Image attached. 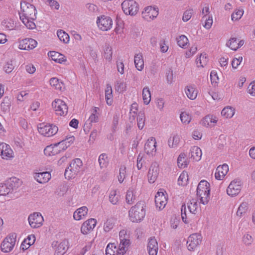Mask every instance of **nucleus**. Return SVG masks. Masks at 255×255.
<instances>
[{"instance_id":"f03ea898","label":"nucleus","mask_w":255,"mask_h":255,"mask_svg":"<svg viewBox=\"0 0 255 255\" xmlns=\"http://www.w3.org/2000/svg\"><path fill=\"white\" fill-rule=\"evenodd\" d=\"M146 214V206L143 202H138L128 211L129 220L133 223L140 222Z\"/></svg>"},{"instance_id":"13d9d810","label":"nucleus","mask_w":255,"mask_h":255,"mask_svg":"<svg viewBox=\"0 0 255 255\" xmlns=\"http://www.w3.org/2000/svg\"><path fill=\"white\" fill-rule=\"evenodd\" d=\"M117 249L115 243H109L106 249V255H116Z\"/></svg>"},{"instance_id":"2eb2a0df","label":"nucleus","mask_w":255,"mask_h":255,"mask_svg":"<svg viewBox=\"0 0 255 255\" xmlns=\"http://www.w3.org/2000/svg\"><path fill=\"white\" fill-rule=\"evenodd\" d=\"M18 48L23 50L33 49L37 45V42L35 40L30 38L18 39Z\"/></svg>"},{"instance_id":"bf43d9fd","label":"nucleus","mask_w":255,"mask_h":255,"mask_svg":"<svg viewBox=\"0 0 255 255\" xmlns=\"http://www.w3.org/2000/svg\"><path fill=\"white\" fill-rule=\"evenodd\" d=\"M116 221L114 219H108L104 225V230L106 232H109L114 228Z\"/></svg>"},{"instance_id":"4d7b16f0","label":"nucleus","mask_w":255,"mask_h":255,"mask_svg":"<svg viewBox=\"0 0 255 255\" xmlns=\"http://www.w3.org/2000/svg\"><path fill=\"white\" fill-rule=\"evenodd\" d=\"M188 181V174L187 172L183 171L182 172L178 179V183L179 185L184 186L187 184Z\"/></svg>"},{"instance_id":"e433bc0d","label":"nucleus","mask_w":255,"mask_h":255,"mask_svg":"<svg viewBox=\"0 0 255 255\" xmlns=\"http://www.w3.org/2000/svg\"><path fill=\"white\" fill-rule=\"evenodd\" d=\"M180 141V135L178 134H173L168 140V145L170 148H176L179 146Z\"/></svg>"},{"instance_id":"de8ad7c7","label":"nucleus","mask_w":255,"mask_h":255,"mask_svg":"<svg viewBox=\"0 0 255 255\" xmlns=\"http://www.w3.org/2000/svg\"><path fill=\"white\" fill-rule=\"evenodd\" d=\"M176 41L178 45L183 49L186 48L189 44L188 38L185 35H181L176 38Z\"/></svg>"},{"instance_id":"a211bd4d","label":"nucleus","mask_w":255,"mask_h":255,"mask_svg":"<svg viewBox=\"0 0 255 255\" xmlns=\"http://www.w3.org/2000/svg\"><path fill=\"white\" fill-rule=\"evenodd\" d=\"M145 152L150 156H153L156 153V141L153 137H149L144 145Z\"/></svg>"},{"instance_id":"aec40b11","label":"nucleus","mask_w":255,"mask_h":255,"mask_svg":"<svg viewBox=\"0 0 255 255\" xmlns=\"http://www.w3.org/2000/svg\"><path fill=\"white\" fill-rule=\"evenodd\" d=\"M218 121V118L217 116L209 114L206 116L202 119L201 124L206 128H212L216 126Z\"/></svg>"},{"instance_id":"603ef678","label":"nucleus","mask_w":255,"mask_h":255,"mask_svg":"<svg viewBox=\"0 0 255 255\" xmlns=\"http://www.w3.org/2000/svg\"><path fill=\"white\" fill-rule=\"evenodd\" d=\"M57 35L59 40L64 43H68L70 40V37L68 33L62 30H59L57 32Z\"/></svg>"},{"instance_id":"3c124183","label":"nucleus","mask_w":255,"mask_h":255,"mask_svg":"<svg viewBox=\"0 0 255 255\" xmlns=\"http://www.w3.org/2000/svg\"><path fill=\"white\" fill-rule=\"evenodd\" d=\"M99 108L95 107L91 111V114L88 121L90 123H97L99 120L100 114L98 112Z\"/></svg>"},{"instance_id":"09e8293b","label":"nucleus","mask_w":255,"mask_h":255,"mask_svg":"<svg viewBox=\"0 0 255 255\" xmlns=\"http://www.w3.org/2000/svg\"><path fill=\"white\" fill-rule=\"evenodd\" d=\"M142 96L144 104L148 105L151 101V93L149 87H145L143 88Z\"/></svg>"},{"instance_id":"58836bf2","label":"nucleus","mask_w":255,"mask_h":255,"mask_svg":"<svg viewBox=\"0 0 255 255\" xmlns=\"http://www.w3.org/2000/svg\"><path fill=\"white\" fill-rule=\"evenodd\" d=\"M120 199V195L117 189H112L110 190L109 193V199L111 203L113 205L118 204Z\"/></svg>"},{"instance_id":"cd10ccee","label":"nucleus","mask_w":255,"mask_h":255,"mask_svg":"<svg viewBox=\"0 0 255 255\" xmlns=\"http://www.w3.org/2000/svg\"><path fill=\"white\" fill-rule=\"evenodd\" d=\"M51 177V174L48 172H35L33 173L34 179L41 184L47 182Z\"/></svg>"},{"instance_id":"4c0bfd02","label":"nucleus","mask_w":255,"mask_h":255,"mask_svg":"<svg viewBox=\"0 0 255 255\" xmlns=\"http://www.w3.org/2000/svg\"><path fill=\"white\" fill-rule=\"evenodd\" d=\"M187 206L190 213L195 214L199 208V204L197 199L192 198L187 203Z\"/></svg>"},{"instance_id":"20e7f679","label":"nucleus","mask_w":255,"mask_h":255,"mask_svg":"<svg viewBox=\"0 0 255 255\" xmlns=\"http://www.w3.org/2000/svg\"><path fill=\"white\" fill-rule=\"evenodd\" d=\"M119 236L120 244L116 255H124L130 245L129 235L127 230L123 229L120 231Z\"/></svg>"},{"instance_id":"680f3d73","label":"nucleus","mask_w":255,"mask_h":255,"mask_svg":"<svg viewBox=\"0 0 255 255\" xmlns=\"http://www.w3.org/2000/svg\"><path fill=\"white\" fill-rule=\"evenodd\" d=\"M254 242V239L252 236L248 234H245L242 237V242L246 246H250L252 245Z\"/></svg>"},{"instance_id":"6ab92c4d","label":"nucleus","mask_w":255,"mask_h":255,"mask_svg":"<svg viewBox=\"0 0 255 255\" xmlns=\"http://www.w3.org/2000/svg\"><path fill=\"white\" fill-rule=\"evenodd\" d=\"M97 224V220L91 218L85 221L81 227V232L84 235H87L92 232Z\"/></svg>"},{"instance_id":"e2e57ef3","label":"nucleus","mask_w":255,"mask_h":255,"mask_svg":"<svg viewBox=\"0 0 255 255\" xmlns=\"http://www.w3.org/2000/svg\"><path fill=\"white\" fill-rule=\"evenodd\" d=\"M127 175V169L125 166L122 165L120 168L119 175L118 176V181L122 183L124 181Z\"/></svg>"},{"instance_id":"c03bdc74","label":"nucleus","mask_w":255,"mask_h":255,"mask_svg":"<svg viewBox=\"0 0 255 255\" xmlns=\"http://www.w3.org/2000/svg\"><path fill=\"white\" fill-rule=\"evenodd\" d=\"M1 24L6 30H13L15 26L14 20L9 17L4 19L1 22Z\"/></svg>"},{"instance_id":"393cba45","label":"nucleus","mask_w":255,"mask_h":255,"mask_svg":"<svg viewBox=\"0 0 255 255\" xmlns=\"http://www.w3.org/2000/svg\"><path fill=\"white\" fill-rule=\"evenodd\" d=\"M147 251L149 255H157L158 251V245L155 238H150L148 239Z\"/></svg>"},{"instance_id":"bb28decb","label":"nucleus","mask_w":255,"mask_h":255,"mask_svg":"<svg viewBox=\"0 0 255 255\" xmlns=\"http://www.w3.org/2000/svg\"><path fill=\"white\" fill-rule=\"evenodd\" d=\"M88 209L86 206L81 207L76 209L73 213V219L80 221L85 219L88 215Z\"/></svg>"},{"instance_id":"49530a36","label":"nucleus","mask_w":255,"mask_h":255,"mask_svg":"<svg viewBox=\"0 0 255 255\" xmlns=\"http://www.w3.org/2000/svg\"><path fill=\"white\" fill-rule=\"evenodd\" d=\"M188 164V161L186 157V155L184 153H181L177 158V165L180 168H184Z\"/></svg>"},{"instance_id":"39448f33","label":"nucleus","mask_w":255,"mask_h":255,"mask_svg":"<svg viewBox=\"0 0 255 255\" xmlns=\"http://www.w3.org/2000/svg\"><path fill=\"white\" fill-rule=\"evenodd\" d=\"M16 242L15 233H10L5 237L0 243V248L2 252L8 253L12 251Z\"/></svg>"},{"instance_id":"f257e3e1","label":"nucleus","mask_w":255,"mask_h":255,"mask_svg":"<svg viewBox=\"0 0 255 255\" xmlns=\"http://www.w3.org/2000/svg\"><path fill=\"white\" fill-rule=\"evenodd\" d=\"M36 10L33 5L25 1L21 2L19 17L27 28L33 29L35 28L34 20L36 18Z\"/></svg>"},{"instance_id":"f3484780","label":"nucleus","mask_w":255,"mask_h":255,"mask_svg":"<svg viewBox=\"0 0 255 255\" xmlns=\"http://www.w3.org/2000/svg\"><path fill=\"white\" fill-rule=\"evenodd\" d=\"M28 220L31 228H38L42 225L44 219L40 213L35 212L29 216Z\"/></svg>"},{"instance_id":"c756f323","label":"nucleus","mask_w":255,"mask_h":255,"mask_svg":"<svg viewBox=\"0 0 255 255\" xmlns=\"http://www.w3.org/2000/svg\"><path fill=\"white\" fill-rule=\"evenodd\" d=\"M250 210L249 202L247 201H243L239 205L236 215L238 217L241 218L245 216Z\"/></svg>"},{"instance_id":"9b49d317","label":"nucleus","mask_w":255,"mask_h":255,"mask_svg":"<svg viewBox=\"0 0 255 255\" xmlns=\"http://www.w3.org/2000/svg\"><path fill=\"white\" fill-rule=\"evenodd\" d=\"M202 241V236L199 233L190 235L187 241V248L189 251H195L200 246Z\"/></svg>"},{"instance_id":"774afa93","label":"nucleus","mask_w":255,"mask_h":255,"mask_svg":"<svg viewBox=\"0 0 255 255\" xmlns=\"http://www.w3.org/2000/svg\"><path fill=\"white\" fill-rule=\"evenodd\" d=\"M247 92L251 96L255 97V81L252 82L248 87Z\"/></svg>"},{"instance_id":"9d476101","label":"nucleus","mask_w":255,"mask_h":255,"mask_svg":"<svg viewBox=\"0 0 255 255\" xmlns=\"http://www.w3.org/2000/svg\"><path fill=\"white\" fill-rule=\"evenodd\" d=\"M243 186L241 180L238 179H235L232 180L226 189L227 195L231 197H234L240 193Z\"/></svg>"},{"instance_id":"72a5a7b5","label":"nucleus","mask_w":255,"mask_h":255,"mask_svg":"<svg viewBox=\"0 0 255 255\" xmlns=\"http://www.w3.org/2000/svg\"><path fill=\"white\" fill-rule=\"evenodd\" d=\"M49 84L56 90L63 91L65 90V85L63 82L56 77L51 78Z\"/></svg>"},{"instance_id":"0e129e2a","label":"nucleus","mask_w":255,"mask_h":255,"mask_svg":"<svg viewBox=\"0 0 255 255\" xmlns=\"http://www.w3.org/2000/svg\"><path fill=\"white\" fill-rule=\"evenodd\" d=\"M198 50V47L196 45H192L189 49L185 52V57L189 58L193 56Z\"/></svg>"},{"instance_id":"6e6552de","label":"nucleus","mask_w":255,"mask_h":255,"mask_svg":"<svg viewBox=\"0 0 255 255\" xmlns=\"http://www.w3.org/2000/svg\"><path fill=\"white\" fill-rule=\"evenodd\" d=\"M38 131L42 135L51 137L55 135L58 131V128L52 124H39L38 126Z\"/></svg>"},{"instance_id":"412c9836","label":"nucleus","mask_w":255,"mask_h":255,"mask_svg":"<svg viewBox=\"0 0 255 255\" xmlns=\"http://www.w3.org/2000/svg\"><path fill=\"white\" fill-rule=\"evenodd\" d=\"M184 92L187 97L191 100H195L199 94L198 89L194 84L187 85L184 88Z\"/></svg>"},{"instance_id":"423d86ee","label":"nucleus","mask_w":255,"mask_h":255,"mask_svg":"<svg viewBox=\"0 0 255 255\" xmlns=\"http://www.w3.org/2000/svg\"><path fill=\"white\" fill-rule=\"evenodd\" d=\"M82 165V161L80 159L76 158L73 160L70 164L69 166L65 170V177L68 179L75 177L81 171Z\"/></svg>"},{"instance_id":"a19ab883","label":"nucleus","mask_w":255,"mask_h":255,"mask_svg":"<svg viewBox=\"0 0 255 255\" xmlns=\"http://www.w3.org/2000/svg\"><path fill=\"white\" fill-rule=\"evenodd\" d=\"M208 61V59L207 54L203 53L197 56L196 64L198 68H203L207 65Z\"/></svg>"},{"instance_id":"338daca9","label":"nucleus","mask_w":255,"mask_h":255,"mask_svg":"<svg viewBox=\"0 0 255 255\" xmlns=\"http://www.w3.org/2000/svg\"><path fill=\"white\" fill-rule=\"evenodd\" d=\"M10 193L6 183H0V196H6Z\"/></svg>"},{"instance_id":"7ed1b4c3","label":"nucleus","mask_w":255,"mask_h":255,"mask_svg":"<svg viewBox=\"0 0 255 255\" xmlns=\"http://www.w3.org/2000/svg\"><path fill=\"white\" fill-rule=\"evenodd\" d=\"M210 185L206 180H201L198 184L197 188V195L199 197L200 203L203 205L207 204L210 196Z\"/></svg>"},{"instance_id":"052dcab7","label":"nucleus","mask_w":255,"mask_h":255,"mask_svg":"<svg viewBox=\"0 0 255 255\" xmlns=\"http://www.w3.org/2000/svg\"><path fill=\"white\" fill-rule=\"evenodd\" d=\"M127 84L126 82L118 81L115 84V90L119 93H123L127 89Z\"/></svg>"},{"instance_id":"69168bd1","label":"nucleus","mask_w":255,"mask_h":255,"mask_svg":"<svg viewBox=\"0 0 255 255\" xmlns=\"http://www.w3.org/2000/svg\"><path fill=\"white\" fill-rule=\"evenodd\" d=\"M202 20L205 21L203 26L206 29H209L211 28L213 22L212 15L205 16L204 18H202Z\"/></svg>"},{"instance_id":"2f4dec72","label":"nucleus","mask_w":255,"mask_h":255,"mask_svg":"<svg viewBox=\"0 0 255 255\" xmlns=\"http://www.w3.org/2000/svg\"><path fill=\"white\" fill-rule=\"evenodd\" d=\"M54 247V255H63L66 253L67 249V243L65 241L60 243L56 242Z\"/></svg>"},{"instance_id":"79ce46f5","label":"nucleus","mask_w":255,"mask_h":255,"mask_svg":"<svg viewBox=\"0 0 255 255\" xmlns=\"http://www.w3.org/2000/svg\"><path fill=\"white\" fill-rule=\"evenodd\" d=\"M134 63L135 66L138 71H141L143 69L144 60L142 55L141 53H137L135 55Z\"/></svg>"},{"instance_id":"473e14b6","label":"nucleus","mask_w":255,"mask_h":255,"mask_svg":"<svg viewBox=\"0 0 255 255\" xmlns=\"http://www.w3.org/2000/svg\"><path fill=\"white\" fill-rule=\"evenodd\" d=\"M236 113V109L231 106L225 107L221 112V116L227 119L232 118Z\"/></svg>"},{"instance_id":"37998d69","label":"nucleus","mask_w":255,"mask_h":255,"mask_svg":"<svg viewBox=\"0 0 255 255\" xmlns=\"http://www.w3.org/2000/svg\"><path fill=\"white\" fill-rule=\"evenodd\" d=\"M44 152L46 156H53L59 153L55 144L47 146L44 150Z\"/></svg>"},{"instance_id":"ddd939ff","label":"nucleus","mask_w":255,"mask_h":255,"mask_svg":"<svg viewBox=\"0 0 255 255\" xmlns=\"http://www.w3.org/2000/svg\"><path fill=\"white\" fill-rule=\"evenodd\" d=\"M52 107L57 115L65 116L68 113V106L63 100L56 99L52 103Z\"/></svg>"},{"instance_id":"7c9ffc66","label":"nucleus","mask_w":255,"mask_h":255,"mask_svg":"<svg viewBox=\"0 0 255 255\" xmlns=\"http://www.w3.org/2000/svg\"><path fill=\"white\" fill-rule=\"evenodd\" d=\"M202 152L201 149L197 146H193L190 149V158L196 161H198L201 159Z\"/></svg>"},{"instance_id":"a18cd8bd","label":"nucleus","mask_w":255,"mask_h":255,"mask_svg":"<svg viewBox=\"0 0 255 255\" xmlns=\"http://www.w3.org/2000/svg\"><path fill=\"white\" fill-rule=\"evenodd\" d=\"M180 119L183 125H187L192 120V115L189 112H181L180 114Z\"/></svg>"},{"instance_id":"1a4fd4ad","label":"nucleus","mask_w":255,"mask_h":255,"mask_svg":"<svg viewBox=\"0 0 255 255\" xmlns=\"http://www.w3.org/2000/svg\"><path fill=\"white\" fill-rule=\"evenodd\" d=\"M96 23L99 29L103 31L110 30L112 28L113 25L112 18L105 15L98 16Z\"/></svg>"},{"instance_id":"c9c22d12","label":"nucleus","mask_w":255,"mask_h":255,"mask_svg":"<svg viewBox=\"0 0 255 255\" xmlns=\"http://www.w3.org/2000/svg\"><path fill=\"white\" fill-rule=\"evenodd\" d=\"M48 55L51 59L56 62L62 64L67 61L65 56L59 52L55 51H50Z\"/></svg>"},{"instance_id":"a878e982","label":"nucleus","mask_w":255,"mask_h":255,"mask_svg":"<svg viewBox=\"0 0 255 255\" xmlns=\"http://www.w3.org/2000/svg\"><path fill=\"white\" fill-rule=\"evenodd\" d=\"M113 49L109 44H105L102 48V56L104 60L111 63L113 59Z\"/></svg>"},{"instance_id":"4be33fe9","label":"nucleus","mask_w":255,"mask_h":255,"mask_svg":"<svg viewBox=\"0 0 255 255\" xmlns=\"http://www.w3.org/2000/svg\"><path fill=\"white\" fill-rule=\"evenodd\" d=\"M229 166L227 164L219 165L215 171V177L218 180H222L229 172Z\"/></svg>"},{"instance_id":"5fc2aeb1","label":"nucleus","mask_w":255,"mask_h":255,"mask_svg":"<svg viewBox=\"0 0 255 255\" xmlns=\"http://www.w3.org/2000/svg\"><path fill=\"white\" fill-rule=\"evenodd\" d=\"M244 13V9L242 8H239L235 9L232 14L231 19L233 21H238L243 16Z\"/></svg>"},{"instance_id":"6e6d98bb","label":"nucleus","mask_w":255,"mask_h":255,"mask_svg":"<svg viewBox=\"0 0 255 255\" xmlns=\"http://www.w3.org/2000/svg\"><path fill=\"white\" fill-rule=\"evenodd\" d=\"M137 127L139 129H142L145 125V118L143 112H140L138 113L137 117Z\"/></svg>"},{"instance_id":"dca6fc26","label":"nucleus","mask_w":255,"mask_h":255,"mask_svg":"<svg viewBox=\"0 0 255 255\" xmlns=\"http://www.w3.org/2000/svg\"><path fill=\"white\" fill-rule=\"evenodd\" d=\"M160 172L159 165L156 162L152 163L149 167L147 179L150 183H153L157 180Z\"/></svg>"},{"instance_id":"c85d7f7f","label":"nucleus","mask_w":255,"mask_h":255,"mask_svg":"<svg viewBox=\"0 0 255 255\" xmlns=\"http://www.w3.org/2000/svg\"><path fill=\"white\" fill-rule=\"evenodd\" d=\"M137 193L136 188L132 186L127 191L126 195V201L128 204H132L136 199Z\"/></svg>"},{"instance_id":"864d4df0","label":"nucleus","mask_w":255,"mask_h":255,"mask_svg":"<svg viewBox=\"0 0 255 255\" xmlns=\"http://www.w3.org/2000/svg\"><path fill=\"white\" fill-rule=\"evenodd\" d=\"M105 98L107 104L111 105L113 103V90L110 86H108L106 89Z\"/></svg>"},{"instance_id":"4468645a","label":"nucleus","mask_w":255,"mask_h":255,"mask_svg":"<svg viewBox=\"0 0 255 255\" xmlns=\"http://www.w3.org/2000/svg\"><path fill=\"white\" fill-rule=\"evenodd\" d=\"M167 203V196L164 190L160 189L155 196V203L156 208L161 210L164 208Z\"/></svg>"},{"instance_id":"f704fd0d","label":"nucleus","mask_w":255,"mask_h":255,"mask_svg":"<svg viewBox=\"0 0 255 255\" xmlns=\"http://www.w3.org/2000/svg\"><path fill=\"white\" fill-rule=\"evenodd\" d=\"M7 187L9 188L10 193L14 189L18 188L21 183V181L16 177H12L5 182Z\"/></svg>"},{"instance_id":"b1692460","label":"nucleus","mask_w":255,"mask_h":255,"mask_svg":"<svg viewBox=\"0 0 255 255\" xmlns=\"http://www.w3.org/2000/svg\"><path fill=\"white\" fill-rule=\"evenodd\" d=\"M1 158L5 160H10L14 157V153L9 145L4 143L0 153Z\"/></svg>"},{"instance_id":"5701e85b","label":"nucleus","mask_w":255,"mask_h":255,"mask_svg":"<svg viewBox=\"0 0 255 255\" xmlns=\"http://www.w3.org/2000/svg\"><path fill=\"white\" fill-rule=\"evenodd\" d=\"M244 44L243 40H240L236 37H231L226 42V46L232 50L236 51Z\"/></svg>"},{"instance_id":"8fccbe9b","label":"nucleus","mask_w":255,"mask_h":255,"mask_svg":"<svg viewBox=\"0 0 255 255\" xmlns=\"http://www.w3.org/2000/svg\"><path fill=\"white\" fill-rule=\"evenodd\" d=\"M98 161L101 168H106L109 163L108 155L105 153L101 154L99 157Z\"/></svg>"},{"instance_id":"0eeeda50","label":"nucleus","mask_w":255,"mask_h":255,"mask_svg":"<svg viewBox=\"0 0 255 255\" xmlns=\"http://www.w3.org/2000/svg\"><path fill=\"white\" fill-rule=\"evenodd\" d=\"M122 8L125 14L130 16L135 15L139 9L137 3L134 0H125L122 3Z\"/></svg>"},{"instance_id":"f8f14e48","label":"nucleus","mask_w":255,"mask_h":255,"mask_svg":"<svg viewBox=\"0 0 255 255\" xmlns=\"http://www.w3.org/2000/svg\"><path fill=\"white\" fill-rule=\"evenodd\" d=\"M159 13V9L155 6L145 7L142 12L141 16L145 20L150 21L155 18Z\"/></svg>"},{"instance_id":"ea45409f","label":"nucleus","mask_w":255,"mask_h":255,"mask_svg":"<svg viewBox=\"0 0 255 255\" xmlns=\"http://www.w3.org/2000/svg\"><path fill=\"white\" fill-rule=\"evenodd\" d=\"M35 241V237L34 235H30L24 240L22 242L20 249L23 250H26L28 249L30 246L32 245Z\"/></svg>"}]
</instances>
